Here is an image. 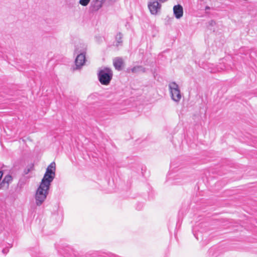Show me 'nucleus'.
<instances>
[{"instance_id":"1","label":"nucleus","mask_w":257,"mask_h":257,"mask_svg":"<svg viewBox=\"0 0 257 257\" xmlns=\"http://www.w3.org/2000/svg\"><path fill=\"white\" fill-rule=\"evenodd\" d=\"M50 185L41 182L35 194L36 204L37 206L41 205L46 199Z\"/></svg>"},{"instance_id":"8","label":"nucleus","mask_w":257,"mask_h":257,"mask_svg":"<svg viewBox=\"0 0 257 257\" xmlns=\"http://www.w3.org/2000/svg\"><path fill=\"white\" fill-rule=\"evenodd\" d=\"M173 12L176 18H181L183 15V7L180 5L174 6L173 7Z\"/></svg>"},{"instance_id":"15","label":"nucleus","mask_w":257,"mask_h":257,"mask_svg":"<svg viewBox=\"0 0 257 257\" xmlns=\"http://www.w3.org/2000/svg\"><path fill=\"white\" fill-rule=\"evenodd\" d=\"M2 252L4 253V254H7V252H8V249H6V248H5V249H3V250H2Z\"/></svg>"},{"instance_id":"5","label":"nucleus","mask_w":257,"mask_h":257,"mask_svg":"<svg viewBox=\"0 0 257 257\" xmlns=\"http://www.w3.org/2000/svg\"><path fill=\"white\" fill-rule=\"evenodd\" d=\"M148 8L152 15H157L160 11L161 5L158 2L155 0H150L148 3Z\"/></svg>"},{"instance_id":"12","label":"nucleus","mask_w":257,"mask_h":257,"mask_svg":"<svg viewBox=\"0 0 257 257\" xmlns=\"http://www.w3.org/2000/svg\"><path fill=\"white\" fill-rule=\"evenodd\" d=\"M91 2V0H79V4L83 7H86Z\"/></svg>"},{"instance_id":"17","label":"nucleus","mask_w":257,"mask_h":257,"mask_svg":"<svg viewBox=\"0 0 257 257\" xmlns=\"http://www.w3.org/2000/svg\"><path fill=\"white\" fill-rule=\"evenodd\" d=\"M215 24V22H214V21H211L210 22V25H214V24Z\"/></svg>"},{"instance_id":"3","label":"nucleus","mask_w":257,"mask_h":257,"mask_svg":"<svg viewBox=\"0 0 257 257\" xmlns=\"http://www.w3.org/2000/svg\"><path fill=\"white\" fill-rule=\"evenodd\" d=\"M56 164L51 163L47 167L41 182L51 185L55 176Z\"/></svg>"},{"instance_id":"16","label":"nucleus","mask_w":257,"mask_h":257,"mask_svg":"<svg viewBox=\"0 0 257 257\" xmlns=\"http://www.w3.org/2000/svg\"><path fill=\"white\" fill-rule=\"evenodd\" d=\"M3 175V173L2 171H0V180H1Z\"/></svg>"},{"instance_id":"18","label":"nucleus","mask_w":257,"mask_h":257,"mask_svg":"<svg viewBox=\"0 0 257 257\" xmlns=\"http://www.w3.org/2000/svg\"><path fill=\"white\" fill-rule=\"evenodd\" d=\"M159 1L161 2L164 3V2L167 1L168 0H159Z\"/></svg>"},{"instance_id":"19","label":"nucleus","mask_w":257,"mask_h":257,"mask_svg":"<svg viewBox=\"0 0 257 257\" xmlns=\"http://www.w3.org/2000/svg\"><path fill=\"white\" fill-rule=\"evenodd\" d=\"M211 72H215V71H211Z\"/></svg>"},{"instance_id":"10","label":"nucleus","mask_w":257,"mask_h":257,"mask_svg":"<svg viewBox=\"0 0 257 257\" xmlns=\"http://www.w3.org/2000/svg\"><path fill=\"white\" fill-rule=\"evenodd\" d=\"M131 72L133 73H137L140 72L144 73L146 71L145 68L142 66H136L130 69Z\"/></svg>"},{"instance_id":"6","label":"nucleus","mask_w":257,"mask_h":257,"mask_svg":"<svg viewBox=\"0 0 257 257\" xmlns=\"http://www.w3.org/2000/svg\"><path fill=\"white\" fill-rule=\"evenodd\" d=\"M106 0H92L90 2V10L92 12H97L100 9Z\"/></svg>"},{"instance_id":"11","label":"nucleus","mask_w":257,"mask_h":257,"mask_svg":"<svg viewBox=\"0 0 257 257\" xmlns=\"http://www.w3.org/2000/svg\"><path fill=\"white\" fill-rule=\"evenodd\" d=\"M12 180V178L11 176L10 175H7L6 176L5 178L4 179L3 182L1 184H0V189L1 188V186L2 184H5V183H7L8 185L9 184V182Z\"/></svg>"},{"instance_id":"4","label":"nucleus","mask_w":257,"mask_h":257,"mask_svg":"<svg viewBox=\"0 0 257 257\" xmlns=\"http://www.w3.org/2000/svg\"><path fill=\"white\" fill-rule=\"evenodd\" d=\"M169 88L172 99L175 102H179L182 96L178 85L176 82H171L169 84Z\"/></svg>"},{"instance_id":"2","label":"nucleus","mask_w":257,"mask_h":257,"mask_svg":"<svg viewBox=\"0 0 257 257\" xmlns=\"http://www.w3.org/2000/svg\"><path fill=\"white\" fill-rule=\"evenodd\" d=\"M97 75L100 83L102 85H107L112 79L113 72L111 69L104 67L99 70Z\"/></svg>"},{"instance_id":"13","label":"nucleus","mask_w":257,"mask_h":257,"mask_svg":"<svg viewBox=\"0 0 257 257\" xmlns=\"http://www.w3.org/2000/svg\"><path fill=\"white\" fill-rule=\"evenodd\" d=\"M122 37V35L120 33H119L116 34V37H115V39L118 44L121 43Z\"/></svg>"},{"instance_id":"9","label":"nucleus","mask_w":257,"mask_h":257,"mask_svg":"<svg viewBox=\"0 0 257 257\" xmlns=\"http://www.w3.org/2000/svg\"><path fill=\"white\" fill-rule=\"evenodd\" d=\"M113 64L115 68L117 70H120L123 64V60L121 58L116 57L113 59Z\"/></svg>"},{"instance_id":"14","label":"nucleus","mask_w":257,"mask_h":257,"mask_svg":"<svg viewBox=\"0 0 257 257\" xmlns=\"http://www.w3.org/2000/svg\"><path fill=\"white\" fill-rule=\"evenodd\" d=\"M72 253L75 257H81V256H79V253L73 250Z\"/></svg>"},{"instance_id":"7","label":"nucleus","mask_w":257,"mask_h":257,"mask_svg":"<svg viewBox=\"0 0 257 257\" xmlns=\"http://www.w3.org/2000/svg\"><path fill=\"white\" fill-rule=\"evenodd\" d=\"M85 61V54L84 53L82 52L78 54L75 59V63L76 67L74 69H80L81 67L84 65Z\"/></svg>"}]
</instances>
